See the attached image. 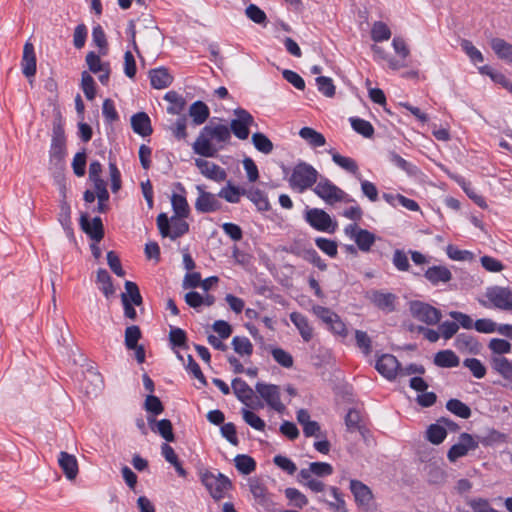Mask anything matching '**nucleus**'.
I'll return each mask as SVG.
<instances>
[{
  "instance_id": "obj_25",
  "label": "nucleus",
  "mask_w": 512,
  "mask_h": 512,
  "mask_svg": "<svg viewBox=\"0 0 512 512\" xmlns=\"http://www.w3.org/2000/svg\"><path fill=\"white\" fill-rule=\"evenodd\" d=\"M248 484L250 492L259 505L267 508L272 504V499L268 494L266 487L259 479L252 478L249 480Z\"/></svg>"
},
{
  "instance_id": "obj_12",
  "label": "nucleus",
  "mask_w": 512,
  "mask_h": 512,
  "mask_svg": "<svg viewBox=\"0 0 512 512\" xmlns=\"http://www.w3.org/2000/svg\"><path fill=\"white\" fill-rule=\"evenodd\" d=\"M196 189L199 195L195 201V209L199 213H211L221 208V203L214 194L206 192L201 185H197Z\"/></svg>"
},
{
  "instance_id": "obj_53",
  "label": "nucleus",
  "mask_w": 512,
  "mask_h": 512,
  "mask_svg": "<svg viewBox=\"0 0 512 512\" xmlns=\"http://www.w3.org/2000/svg\"><path fill=\"white\" fill-rule=\"evenodd\" d=\"M461 48L470 58L471 62L474 64L481 63L484 61L483 54L479 49H477L470 40L463 39L461 41Z\"/></svg>"
},
{
  "instance_id": "obj_10",
  "label": "nucleus",
  "mask_w": 512,
  "mask_h": 512,
  "mask_svg": "<svg viewBox=\"0 0 512 512\" xmlns=\"http://www.w3.org/2000/svg\"><path fill=\"white\" fill-rule=\"evenodd\" d=\"M345 234L353 239L357 247L363 252H369L375 243V235L366 230L358 227L356 224H349L345 227Z\"/></svg>"
},
{
  "instance_id": "obj_56",
  "label": "nucleus",
  "mask_w": 512,
  "mask_h": 512,
  "mask_svg": "<svg viewBox=\"0 0 512 512\" xmlns=\"http://www.w3.org/2000/svg\"><path fill=\"white\" fill-rule=\"evenodd\" d=\"M315 244L322 252L327 254L329 257L333 258L338 253L337 243L333 240L324 237H317L315 239Z\"/></svg>"
},
{
  "instance_id": "obj_11",
  "label": "nucleus",
  "mask_w": 512,
  "mask_h": 512,
  "mask_svg": "<svg viewBox=\"0 0 512 512\" xmlns=\"http://www.w3.org/2000/svg\"><path fill=\"white\" fill-rule=\"evenodd\" d=\"M486 297L491 304L503 311H512V290L506 287L494 286L488 288Z\"/></svg>"
},
{
  "instance_id": "obj_47",
  "label": "nucleus",
  "mask_w": 512,
  "mask_h": 512,
  "mask_svg": "<svg viewBox=\"0 0 512 512\" xmlns=\"http://www.w3.org/2000/svg\"><path fill=\"white\" fill-rule=\"evenodd\" d=\"M81 88L88 100H93L96 95V84L94 78L87 71L81 74Z\"/></svg>"
},
{
  "instance_id": "obj_32",
  "label": "nucleus",
  "mask_w": 512,
  "mask_h": 512,
  "mask_svg": "<svg viewBox=\"0 0 512 512\" xmlns=\"http://www.w3.org/2000/svg\"><path fill=\"white\" fill-rule=\"evenodd\" d=\"M333 162L341 167L343 170L351 173L358 179H360V173H359V167L357 162L350 157L342 156L341 154L337 152L331 153Z\"/></svg>"
},
{
  "instance_id": "obj_42",
  "label": "nucleus",
  "mask_w": 512,
  "mask_h": 512,
  "mask_svg": "<svg viewBox=\"0 0 512 512\" xmlns=\"http://www.w3.org/2000/svg\"><path fill=\"white\" fill-rule=\"evenodd\" d=\"M171 204L174 211V215L180 217H188L190 208L185 196L180 194H173L171 197Z\"/></svg>"
},
{
  "instance_id": "obj_59",
  "label": "nucleus",
  "mask_w": 512,
  "mask_h": 512,
  "mask_svg": "<svg viewBox=\"0 0 512 512\" xmlns=\"http://www.w3.org/2000/svg\"><path fill=\"white\" fill-rule=\"evenodd\" d=\"M102 114L107 125H112L118 120L119 116L115 109L114 102L111 99L107 98L104 100L102 105Z\"/></svg>"
},
{
  "instance_id": "obj_44",
  "label": "nucleus",
  "mask_w": 512,
  "mask_h": 512,
  "mask_svg": "<svg viewBox=\"0 0 512 512\" xmlns=\"http://www.w3.org/2000/svg\"><path fill=\"white\" fill-rule=\"evenodd\" d=\"M232 346L240 356H250L253 353V345L247 337L235 336L232 339Z\"/></svg>"
},
{
  "instance_id": "obj_33",
  "label": "nucleus",
  "mask_w": 512,
  "mask_h": 512,
  "mask_svg": "<svg viewBox=\"0 0 512 512\" xmlns=\"http://www.w3.org/2000/svg\"><path fill=\"white\" fill-rule=\"evenodd\" d=\"M244 196L253 202L259 211H268L270 209L268 198L260 189H245Z\"/></svg>"
},
{
  "instance_id": "obj_18",
  "label": "nucleus",
  "mask_w": 512,
  "mask_h": 512,
  "mask_svg": "<svg viewBox=\"0 0 512 512\" xmlns=\"http://www.w3.org/2000/svg\"><path fill=\"white\" fill-rule=\"evenodd\" d=\"M66 156V139L63 130H56L50 147V162L60 165Z\"/></svg>"
},
{
  "instance_id": "obj_3",
  "label": "nucleus",
  "mask_w": 512,
  "mask_h": 512,
  "mask_svg": "<svg viewBox=\"0 0 512 512\" xmlns=\"http://www.w3.org/2000/svg\"><path fill=\"white\" fill-rule=\"evenodd\" d=\"M234 115L235 118L233 119L214 116L211 118L209 125H206L204 128H250L258 126L254 121V117L243 108H236Z\"/></svg>"
},
{
  "instance_id": "obj_31",
  "label": "nucleus",
  "mask_w": 512,
  "mask_h": 512,
  "mask_svg": "<svg viewBox=\"0 0 512 512\" xmlns=\"http://www.w3.org/2000/svg\"><path fill=\"white\" fill-rule=\"evenodd\" d=\"M491 367L505 380L512 381V361L503 356H494L491 358Z\"/></svg>"
},
{
  "instance_id": "obj_46",
  "label": "nucleus",
  "mask_w": 512,
  "mask_h": 512,
  "mask_svg": "<svg viewBox=\"0 0 512 512\" xmlns=\"http://www.w3.org/2000/svg\"><path fill=\"white\" fill-rule=\"evenodd\" d=\"M408 252L402 249H395L392 255V264L400 272H407L410 269Z\"/></svg>"
},
{
  "instance_id": "obj_57",
  "label": "nucleus",
  "mask_w": 512,
  "mask_h": 512,
  "mask_svg": "<svg viewBox=\"0 0 512 512\" xmlns=\"http://www.w3.org/2000/svg\"><path fill=\"white\" fill-rule=\"evenodd\" d=\"M252 141L255 148L262 153L269 154L273 150L272 142L262 133H254L252 136Z\"/></svg>"
},
{
  "instance_id": "obj_45",
  "label": "nucleus",
  "mask_w": 512,
  "mask_h": 512,
  "mask_svg": "<svg viewBox=\"0 0 512 512\" xmlns=\"http://www.w3.org/2000/svg\"><path fill=\"white\" fill-rule=\"evenodd\" d=\"M391 37L389 27L382 21H376L371 29V38L374 42H383Z\"/></svg>"
},
{
  "instance_id": "obj_30",
  "label": "nucleus",
  "mask_w": 512,
  "mask_h": 512,
  "mask_svg": "<svg viewBox=\"0 0 512 512\" xmlns=\"http://www.w3.org/2000/svg\"><path fill=\"white\" fill-rule=\"evenodd\" d=\"M490 46L499 59L512 63V44L502 38H493Z\"/></svg>"
},
{
  "instance_id": "obj_64",
  "label": "nucleus",
  "mask_w": 512,
  "mask_h": 512,
  "mask_svg": "<svg viewBox=\"0 0 512 512\" xmlns=\"http://www.w3.org/2000/svg\"><path fill=\"white\" fill-rule=\"evenodd\" d=\"M473 512H499L491 507L489 501L484 498H472L467 501Z\"/></svg>"
},
{
  "instance_id": "obj_23",
  "label": "nucleus",
  "mask_w": 512,
  "mask_h": 512,
  "mask_svg": "<svg viewBox=\"0 0 512 512\" xmlns=\"http://www.w3.org/2000/svg\"><path fill=\"white\" fill-rule=\"evenodd\" d=\"M350 490L358 506H368L373 498L370 488L359 480L350 481Z\"/></svg>"
},
{
  "instance_id": "obj_27",
  "label": "nucleus",
  "mask_w": 512,
  "mask_h": 512,
  "mask_svg": "<svg viewBox=\"0 0 512 512\" xmlns=\"http://www.w3.org/2000/svg\"><path fill=\"white\" fill-rule=\"evenodd\" d=\"M289 317L291 322L298 329L303 340L305 342H309L313 337V328L311 327L308 318L299 312H292Z\"/></svg>"
},
{
  "instance_id": "obj_37",
  "label": "nucleus",
  "mask_w": 512,
  "mask_h": 512,
  "mask_svg": "<svg viewBox=\"0 0 512 512\" xmlns=\"http://www.w3.org/2000/svg\"><path fill=\"white\" fill-rule=\"evenodd\" d=\"M234 463H235V467L237 468V470L244 475H248L256 469V462L249 455H245V454L237 455L234 458Z\"/></svg>"
},
{
  "instance_id": "obj_28",
  "label": "nucleus",
  "mask_w": 512,
  "mask_h": 512,
  "mask_svg": "<svg viewBox=\"0 0 512 512\" xmlns=\"http://www.w3.org/2000/svg\"><path fill=\"white\" fill-rule=\"evenodd\" d=\"M58 462L67 479L73 480L76 478L78 474V464L75 456L62 451L59 454Z\"/></svg>"
},
{
  "instance_id": "obj_51",
  "label": "nucleus",
  "mask_w": 512,
  "mask_h": 512,
  "mask_svg": "<svg viewBox=\"0 0 512 512\" xmlns=\"http://www.w3.org/2000/svg\"><path fill=\"white\" fill-rule=\"evenodd\" d=\"M241 414H242L243 420L249 426H251L253 429L258 430V431L265 430V427H266L265 421L263 419H261L257 414H255L254 412H252L246 408H243L241 410Z\"/></svg>"
},
{
  "instance_id": "obj_54",
  "label": "nucleus",
  "mask_w": 512,
  "mask_h": 512,
  "mask_svg": "<svg viewBox=\"0 0 512 512\" xmlns=\"http://www.w3.org/2000/svg\"><path fill=\"white\" fill-rule=\"evenodd\" d=\"M92 40H93V43L99 47L100 53L102 55H106L107 49H108V43H107L105 32H104L103 28L101 27V25L97 24L96 26L93 27Z\"/></svg>"
},
{
  "instance_id": "obj_17",
  "label": "nucleus",
  "mask_w": 512,
  "mask_h": 512,
  "mask_svg": "<svg viewBox=\"0 0 512 512\" xmlns=\"http://www.w3.org/2000/svg\"><path fill=\"white\" fill-rule=\"evenodd\" d=\"M368 298L380 310L390 313L395 310V302L397 296L390 292H383L380 290H372Z\"/></svg>"
},
{
  "instance_id": "obj_9",
  "label": "nucleus",
  "mask_w": 512,
  "mask_h": 512,
  "mask_svg": "<svg viewBox=\"0 0 512 512\" xmlns=\"http://www.w3.org/2000/svg\"><path fill=\"white\" fill-rule=\"evenodd\" d=\"M478 448V441L469 433H461L459 441L452 445L447 453V458L451 463H455L459 458L466 456L469 451Z\"/></svg>"
},
{
  "instance_id": "obj_48",
  "label": "nucleus",
  "mask_w": 512,
  "mask_h": 512,
  "mask_svg": "<svg viewBox=\"0 0 512 512\" xmlns=\"http://www.w3.org/2000/svg\"><path fill=\"white\" fill-rule=\"evenodd\" d=\"M447 256L454 261H468L471 262L474 259V254L468 250H461L457 246L449 244L446 247Z\"/></svg>"
},
{
  "instance_id": "obj_7",
  "label": "nucleus",
  "mask_w": 512,
  "mask_h": 512,
  "mask_svg": "<svg viewBox=\"0 0 512 512\" xmlns=\"http://www.w3.org/2000/svg\"><path fill=\"white\" fill-rule=\"evenodd\" d=\"M410 312L415 319L427 325H435L442 318L439 309L421 301H412L410 303Z\"/></svg>"
},
{
  "instance_id": "obj_20",
  "label": "nucleus",
  "mask_w": 512,
  "mask_h": 512,
  "mask_svg": "<svg viewBox=\"0 0 512 512\" xmlns=\"http://www.w3.org/2000/svg\"><path fill=\"white\" fill-rule=\"evenodd\" d=\"M425 279L433 286L446 284L452 279V272L443 265H433L424 272Z\"/></svg>"
},
{
  "instance_id": "obj_63",
  "label": "nucleus",
  "mask_w": 512,
  "mask_h": 512,
  "mask_svg": "<svg viewBox=\"0 0 512 512\" xmlns=\"http://www.w3.org/2000/svg\"><path fill=\"white\" fill-rule=\"evenodd\" d=\"M271 354L274 360L285 368H291L293 366V357L290 353L283 350L282 348H273Z\"/></svg>"
},
{
  "instance_id": "obj_41",
  "label": "nucleus",
  "mask_w": 512,
  "mask_h": 512,
  "mask_svg": "<svg viewBox=\"0 0 512 512\" xmlns=\"http://www.w3.org/2000/svg\"><path fill=\"white\" fill-rule=\"evenodd\" d=\"M244 193L245 189H241L228 183L227 186L220 190L218 196L229 203H238L240 201V196H244Z\"/></svg>"
},
{
  "instance_id": "obj_62",
  "label": "nucleus",
  "mask_w": 512,
  "mask_h": 512,
  "mask_svg": "<svg viewBox=\"0 0 512 512\" xmlns=\"http://www.w3.org/2000/svg\"><path fill=\"white\" fill-rule=\"evenodd\" d=\"M488 348L494 354L501 356L511 351V344L505 339L493 338L489 341Z\"/></svg>"
},
{
  "instance_id": "obj_60",
  "label": "nucleus",
  "mask_w": 512,
  "mask_h": 512,
  "mask_svg": "<svg viewBox=\"0 0 512 512\" xmlns=\"http://www.w3.org/2000/svg\"><path fill=\"white\" fill-rule=\"evenodd\" d=\"M245 12L246 16L254 23L266 25L267 16L265 12L262 9H260L257 5H248Z\"/></svg>"
},
{
  "instance_id": "obj_43",
  "label": "nucleus",
  "mask_w": 512,
  "mask_h": 512,
  "mask_svg": "<svg viewBox=\"0 0 512 512\" xmlns=\"http://www.w3.org/2000/svg\"><path fill=\"white\" fill-rule=\"evenodd\" d=\"M389 158L398 168L405 171L409 176H416L419 173V169L416 165L406 161L400 155L395 152L389 153Z\"/></svg>"
},
{
  "instance_id": "obj_22",
  "label": "nucleus",
  "mask_w": 512,
  "mask_h": 512,
  "mask_svg": "<svg viewBox=\"0 0 512 512\" xmlns=\"http://www.w3.org/2000/svg\"><path fill=\"white\" fill-rule=\"evenodd\" d=\"M151 86L154 89H164L169 87L173 82V76L164 66L151 69L149 71Z\"/></svg>"
},
{
  "instance_id": "obj_49",
  "label": "nucleus",
  "mask_w": 512,
  "mask_h": 512,
  "mask_svg": "<svg viewBox=\"0 0 512 512\" xmlns=\"http://www.w3.org/2000/svg\"><path fill=\"white\" fill-rule=\"evenodd\" d=\"M85 60L89 71L94 74L100 73L109 65V62H102L100 55L96 54L94 51L88 52Z\"/></svg>"
},
{
  "instance_id": "obj_29",
  "label": "nucleus",
  "mask_w": 512,
  "mask_h": 512,
  "mask_svg": "<svg viewBox=\"0 0 512 512\" xmlns=\"http://www.w3.org/2000/svg\"><path fill=\"white\" fill-rule=\"evenodd\" d=\"M460 363L459 357L450 349L441 350L434 356V364L441 368H454Z\"/></svg>"
},
{
  "instance_id": "obj_21",
  "label": "nucleus",
  "mask_w": 512,
  "mask_h": 512,
  "mask_svg": "<svg viewBox=\"0 0 512 512\" xmlns=\"http://www.w3.org/2000/svg\"><path fill=\"white\" fill-rule=\"evenodd\" d=\"M36 62L37 60L34 45L30 41H27L23 47V55L21 60V68L24 76L30 78L36 74Z\"/></svg>"
},
{
  "instance_id": "obj_39",
  "label": "nucleus",
  "mask_w": 512,
  "mask_h": 512,
  "mask_svg": "<svg viewBox=\"0 0 512 512\" xmlns=\"http://www.w3.org/2000/svg\"><path fill=\"white\" fill-rule=\"evenodd\" d=\"M446 408L454 415L463 419H468L471 416L470 407L458 399L448 400L446 403Z\"/></svg>"
},
{
  "instance_id": "obj_61",
  "label": "nucleus",
  "mask_w": 512,
  "mask_h": 512,
  "mask_svg": "<svg viewBox=\"0 0 512 512\" xmlns=\"http://www.w3.org/2000/svg\"><path fill=\"white\" fill-rule=\"evenodd\" d=\"M318 90L326 97H333L335 95V85L331 78L326 76H318L316 78Z\"/></svg>"
},
{
  "instance_id": "obj_26",
  "label": "nucleus",
  "mask_w": 512,
  "mask_h": 512,
  "mask_svg": "<svg viewBox=\"0 0 512 512\" xmlns=\"http://www.w3.org/2000/svg\"><path fill=\"white\" fill-rule=\"evenodd\" d=\"M188 115L192 119L194 126L202 125L210 116V110L206 103L201 100L193 102L189 109Z\"/></svg>"
},
{
  "instance_id": "obj_19",
  "label": "nucleus",
  "mask_w": 512,
  "mask_h": 512,
  "mask_svg": "<svg viewBox=\"0 0 512 512\" xmlns=\"http://www.w3.org/2000/svg\"><path fill=\"white\" fill-rule=\"evenodd\" d=\"M81 229L95 242H100L104 237V228L100 217H94L90 222L86 214L80 217Z\"/></svg>"
},
{
  "instance_id": "obj_34",
  "label": "nucleus",
  "mask_w": 512,
  "mask_h": 512,
  "mask_svg": "<svg viewBox=\"0 0 512 512\" xmlns=\"http://www.w3.org/2000/svg\"><path fill=\"white\" fill-rule=\"evenodd\" d=\"M455 346L459 350L467 349L468 352L477 354L479 352L480 344L475 337L461 333L456 337Z\"/></svg>"
},
{
  "instance_id": "obj_4",
  "label": "nucleus",
  "mask_w": 512,
  "mask_h": 512,
  "mask_svg": "<svg viewBox=\"0 0 512 512\" xmlns=\"http://www.w3.org/2000/svg\"><path fill=\"white\" fill-rule=\"evenodd\" d=\"M200 479L215 500L224 498L226 492L232 487L229 478L222 473L214 474L213 472L205 471L201 473Z\"/></svg>"
},
{
  "instance_id": "obj_16",
  "label": "nucleus",
  "mask_w": 512,
  "mask_h": 512,
  "mask_svg": "<svg viewBox=\"0 0 512 512\" xmlns=\"http://www.w3.org/2000/svg\"><path fill=\"white\" fill-rule=\"evenodd\" d=\"M232 389L237 399L241 401L246 406L251 408H262L263 404L258 403L257 405H252V399L254 398V390L241 378H235L232 381Z\"/></svg>"
},
{
  "instance_id": "obj_6",
  "label": "nucleus",
  "mask_w": 512,
  "mask_h": 512,
  "mask_svg": "<svg viewBox=\"0 0 512 512\" xmlns=\"http://www.w3.org/2000/svg\"><path fill=\"white\" fill-rule=\"evenodd\" d=\"M304 218L305 221L317 231L334 233L337 228V223L333 221L330 215L323 209H308L305 212Z\"/></svg>"
},
{
  "instance_id": "obj_13",
  "label": "nucleus",
  "mask_w": 512,
  "mask_h": 512,
  "mask_svg": "<svg viewBox=\"0 0 512 512\" xmlns=\"http://www.w3.org/2000/svg\"><path fill=\"white\" fill-rule=\"evenodd\" d=\"M192 149L195 154L202 157H214L219 149H221V146H216L210 134L203 130L193 143Z\"/></svg>"
},
{
  "instance_id": "obj_5",
  "label": "nucleus",
  "mask_w": 512,
  "mask_h": 512,
  "mask_svg": "<svg viewBox=\"0 0 512 512\" xmlns=\"http://www.w3.org/2000/svg\"><path fill=\"white\" fill-rule=\"evenodd\" d=\"M316 183L317 184L313 189L314 193L327 204L333 205L342 201H350L347 193L332 183L328 178L321 177Z\"/></svg>"
},
{
  "instance_id": "obj_52",
  "label": "nucleus",
  "mask_w": 512,
  "mask_h": 512,
  "mask_svg": "<svg viewBox=\"0 0 512 512\" xmlns=\"http://www.w3.org/2000/svg\"><path fill=\"white\" fill-rule=\"evenodd\" d=\"M285 496L293 506L299 509H302L308 504L307 497L296 488H286Z\"/></svg>"
},
{
  "instance_id": "obj_55",
  "label": "nucleus",
  "mask_w": 512,
  "mask_h": 512,
  "mask_svg": "<svg viewBox=\"0 0 512 512\" xmlns=\"http://www.w3.org/2000/svg\"><path fill=\"white\" fill-rule=\"evenodd\" d=\"M299 135L312 147H321L326 142L325 137L316 130H299Z\"/></svg>"
},
{
  "instance_id": "obj_1",
  "label": "nucleus",
  "mask_w": 512,
  "mask_h": 512,
  "mask_svg": "<svg viewBox=\"0 0 512 512\" xmlns=\"http://www.w3.org/2000/svg\"><path fill=\"white\" fill-rule=\"evenodd\" d=\"M318 176V171L312 165L306 162H299L293 168L289 184L292 188L303 192L316 184Z\"/></svg>"
},
{
  "instance_id": "obj_2",
  "label": "nucleus",
  "mask_w": 512,
  "mask_h": 512,
  "mask_svg": "<svg viewBox=\"0 0 512 512\" xmlns=\"http://www.w3.org/2000/svg\"><path fill=\"white\" fill-rule=\"evenodd\" d=\"M185 218L174 215L169 219L165 213H160L156 221L161 236L176 240L186 234L189 231V224Z\"/></svg>"
},
{
  "instance_id": "obj_14",
  "label": "nucleus",
  "mask_w": 512,
  "mask_h": 512,
  "mask_svg": "<svg viewBox=\"0 0 512 512\" xmlns=\"http://www.w3.org/2000/svg\"><path fill=\"white\" fill-rule=\"evenodd\" d=\"M375 368L387 380H394L400 369V363L394 355L383 354L377 359Z\"/></svg>"
},
{
  "instance_id": "obj_40",
  "label": "nucleus",
  "mask_w": 512,
  "mask_h": 512,
  "mask_svg": "<svg viewBox=\"0 0 512 512\" xmlns=\"http://www.w3.org/2000/svg\"><path fill=\"white\" fill-rule=\"evenodd\" d=\"M44 115H46V126L54 129L62 128L64 126V121L62 119V115L60 112V109L56 107L55 105L49 106L45 112Z\"/></svg>"
},
{
  "instance_id": "obj_50",
  "label": "nucleus",
  "mask_w": 512,
  "mask_h": 512,
  "mask_svg": "<svg viewBox=\"0 0 512 512\" xmlns=\"http://www.w3.org/2000/svg\"><path fill=\"white\" fill-rule=\"evenodd\" d=\"M463 365L468 368L472 375L477 379H482L486 375V367L477 358H467L463 361Z\"/></svg>"
},
{
  "instance_id": "obj_24",
  "label": "nucleus",
  "mask_w": 512,
  "mask_h": 512,
  "mask_svg": "<svg viewBox=\"0 0 512 512\" xmlns=\"http://www.w3.org/2000/svg\"><path fill=\"white\" fill-rule=\"evenodd\" d=\"M147 421L153 432H157L167 442L175 441L172 423L169 419L156 420L154 417H148Z\"/></svg>"
},
{
  "instance_id": "obj_8",
  "label": "nucleus",
  "mask_w": 512,
  "mask_h": 512,
  "mask_svg": "<svg viewBox=\"0 0 512 512\" xmlns=\"http://www.w3.org/2000/svg\"><path fill=\"white\" fill-rule=\"evenodd\" d=\"M255 391L273 410L279 413L285 410V406L281 402V392L279 386L275 384L257 382L255 385Z\"/></svg>"
},
{
  "instance_id": "obj_35",
  "label": "nucleus",
  "mask_w": 512,
  "mask_h": 512,
  "mask_svg": "<svg viewBox=\"0 0 512 512\" xmlns=\"http://www.w3.org/2000/svg\"><path fill=\"white\" fill-rule=\"evenodd\" d=\"M164 99L170 103V106H168L167 111L172 114H181L182 111L185 109L186 101L176 91H169L165 94Z\"/></svg>"
},
{
  "instance_id": "obj_58",
  "label": "nucleus",
  "mask_w": 512,
  "mask_h": 512,
  "mask_svg": "<svg viewBox=\"0 0 512 512\" xmlns=\"http://www.w3.org/2000/svg\"><path fill=\"white\" fill-rule=\"evenodd\" d=\"M141 338V330L138 326L132 325L125 330V346L128 350L136 348L138 341Z\"/></svg>"
},
{
  "instance_id": "obj_36",
  "label": "nucleus",
  "mask_w": 512,
  "mask_h": 512,
  "mask_svg": "<svg viewBox=\"0 0 512 512\" xmlns=\"http://www.w3.org/2000/svg\"><path fill=\"white\" fill-rule=\"evenodd\" d=\"M446 436V428L444 425L440 424L438 420L436 423L431 424L426 432L428 441L434 445L441 444Z\"/></svg>"
},
{
  "instance_id": "obj_38",
  "label": "nucleus",
  "mask_w": 512,
  "mask_h": 512,
  "mask_svg": "<svg viewBox=\"0 0 512 512\" xmlns=\"http://www.w3.org/2000/svg\"><path fill=\"white\" fill-rule=\"evenodd\" d=\"M97 282L101 284L100 290L103 292L106 298L111 297L115 293V288L112 283L111 276L105 269H99L97 271Z\"/></svg>"
},
{
  "instance_id": "obj_15",
  "label": "nucleus",
  "mask_w": 512,
  "mask_h": 512,
  "mask_svg": "<svg viewBox=\"0 0 512 512\" xmlns=\"http://www.w3.org/2000/svg\"><path fill=\"white\" fill-rule=\"evenodd\" d=\"M195 166L203 176L215 182H222L227 177L226 171L223 168L205 159L196 158Z\"/></svg>"
}]
</instances>
